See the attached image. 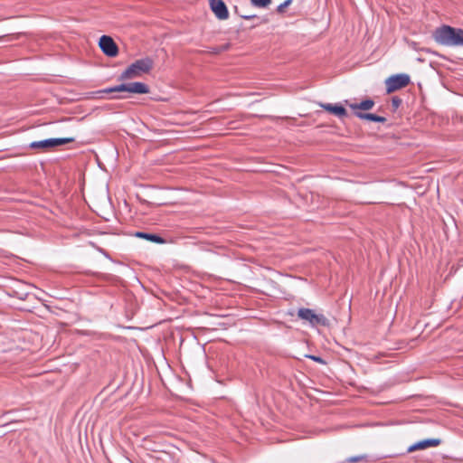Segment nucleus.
Masks as SVG:
<instances>
[{"label": "nucleus", "mask_w": 463, "mask_h": 463, "mask_svg": "<svg viewBox=\"0 0 463 463\" xmlns=\"http://www.w3.org/2000/svg\"><path fill=\"white\" fill-rule=\"evenodd\" d=\"M402 104V99L399 97H392V106L394 109H398Z\"/></svg>", "instance_id": "19"}, {"label": "nucleus", "mask_w": 463, "mask_h": 463, "mask_svg": "<svg viewBox=\"0 0 463 463\" xmlns=\"http://www.w3.org/2000/svg\"><path fill=\"white\" fill-rule=\"evenodd\" d=\"M362 458H364V456H356V457H351L347 460H348V462H356Z\"/></svg>", "instance_id": "20"}, {"label": "nucleus", "mask_w": 463, "mask_h": 463, "mask_svg": "<svg viewBox=\"0 0 463 463\" xmlns=\"http://www.w3.org/2000/svg\"><path fill=\"white\" fill-rule=\"evenodd\" d=\"M153 60L149 57L137 60L131 63L119 76L120 80L130 79L140 73H146L153 68Z\"/></svg>", "instance_id": "3"}, {"label": "nucleus", "mask_w": 463, "mask_h": 463, "mask_svg": "<svg viewBox=\"0 0 463 463\" xmlns=\"http://www.w3.org/2000/svg\"><path fill=\"white\" fill-rule=\"evenodd\" d=\"M219 48L221 49V52H225V51L229 50L230 44L226 43V44L219 46Z\"/></svg>", "instance_id": "21"}, {"label": "nucleus", "mask_w": 463, "mask_h": 463, "mask_svg": "<svg viewBox=\"0 0 463 463\" xmlns=\"http://www.w3.org/2000/svg\"><path fill=\"white\" fill-rule=\"evenodd\" d=\"M441 443L439 439L430 438L419 440L408 447L407 452L411 453L416 450H423L428 448L438 447Z\"/></svg>", "instance_id": "7"}, {"label": "nucleus", "mask_w": 463, "mask_h": 463, "mask_svg": "<svg viewBox=\"0 0 463 463\" xmlns=\"http://www.w3.org/2000/svg\"><path fill=\"white\" fill-rule=\"evenodd\" d=\"M134 236L136 238L144 239L150 242L156 243V244H165L166 242V240L156 233H150L146 232H136L134 233Z\"/></svg>", "instance_id": "10"}, {"label": "nucleus", "mask_w": 463, "mask_h": 463, "mask_svg": "<svg viewBox=\"0 0 463 463\" xmlns=\"http://www.w3.org/2000/svg\"><path fill=\"white\" fill-rule=\"evenodd\" d=\"M99 46L101 52L108 57H116L118 53V47L111 36L103 34L99 37Z\"/></svg>", "instance_id": "6"}, {"label": "nucleus", "mask_w": 463, "mask_h": 463, "mask_svg": "<svg viewBox=\"0 0 463 463\" xmlns=\"http://www.w3.org/2000/svg\"><path fill=\"white\" fill-rule=\"evenodd\" d=\"M354 115L363 120H368L373 122H378V123H384L386 122V118L383 116H379L373 113L369 112H362V111H354Z\"/></svg>", "instance_id": "11"}, {"label": "nucleus", "mask_w": 463, "mask_h": 463, "mask_svg": "<svg viewBox=\"0 0 463 463\" xmlns=\"http://www.w3.org/2000/svg\"><path fill=\"white\" fill-rule=\"evenodd\" d=\"M213 13L219 20H226L229 17V11L222 0H209Z\"/></svg>", "instance_id": "8"}, {"label": "nucleus", "mask_w": 463, "mask_h": 463, "mask_svg": "<svg viewBox=\"0 0 463 463\" xmlns=\"http://www.w3.org/2000/svg\"><path fill=\"white\" fill-rule=\"evenodd\" d=\"M235 8H236V13L238 14V15L245 20H250V19H253L256 17L255 14H247L246 11H241V9L237 6Z\"/></svg>", "instance_id": "16"}, {"label": "nucleus", "mask_w": 463, "mask_h": 463, "mask_svg": "<svg viewBox=\"0 0 463 463\" xmlns=\"http://www.w3.org/2000/svg\"><path fill=\"white\" fill-rule=\"evenodd\" d=\"M271 2L272 0H250L251 5L258 8H266Z\"/></svg>", "instance_id": "15"}, {"label": "nucleus", "mask_w": 463, "mask_h": 463, "mask_svg": "<svg viewBox=\"0 0 463 463\" xmlns=\"http://www.w3.org/2000/svg\"><path fill=\"white\" fill-rule=\"evenodd\" d=\"M319 107L339 118H343L347 116L345 108L340 103H319Z\"/></svg>", "instance_id": "9"}, {"label": "nucleus", "mask_w": 463, "mask_h": 463, "mask_svg": "<svg viewBox=\"0 0 463 463\" xmlns=\"http://www.w3.org/2000/svg\"><path fill=\"white\" fill-rule=\"evenodd\" d=\"M149 87L140 81L121 83L113 87H109L103 90H99L90 93V97L92 99L103 98L104 94H110L116 92H129L135 94H147L149 93Z\"/></svg>", "instance_id": "2"}, {"label": "nucleus", "mask_w": 463, "mask_h": 463, "mask_svg": "<svg viewBox=\"0 0 463 463\" xmlns=\"http://www.w3.org/2000/svg\"><path fill=\"white\" fill-rule=\"evenodd\" d=\"M439 44L444 46H463V29L442 25L437 28L432 34Z\"/></svg>", "instance_id": "1"}, {"label": "nucleus", "mask_w": 463, "mask_h": 463, "mask_svg": "<svg viewBox=\"0 0 463 463\" xmlns=\"http://www.w3.org/2000/svg\"><path fill=\"white\" fill-rule=\"evenodd\" d=\"M116 98H118V99H124L126 97L125 96H117Z\"/></svg>", "instance_id": "24"}, {"label": "nucleus", "mask_w": 463, "mask_h": 463, "mask_svg": "<svg viewBox=\"0 0 463 463\" xmlns=\"http://www.w3.org/2000/svg\"><path fill=\"white\" fill-rule=\"evenodd\" d=\"M69 143H71V148H77L79 146V143L76 142L75 137H60V146H65Z\"/></svg>", "instance_id": "14"}, {"label": "nucleus", "mask_w": 463, "mask_h": 463, "mask_svg": "<svg viewBox=\"0 0 463 463\" xmlns=\"http://www.w3.org/2000/svg\"><path fill=\"white\" fill-rule=\"evenodd\" d=\"M350 109L354 111L369 110L374 106V101L372 99H366L359 103H348Z\"/></svg>", "instance_id": "13"}, {"label": "nucleus", "mask_w": 463, "mask_h": 463, "mask_svg": "<svg viewBox=\"0 0 463 463\" xmlns=\"http://www.w3.org/2000/svg\"><path fill=\"white\" fill-rule=\"evenodd\" d=\"M68 120H71V118H68ZM63 121H67V119H63V118H60L59 122L61 123V122H63Z\"/></svg>", "instance_id": "23"}, {"label": "nucleus", "mask_w": 463, "mask_h": 463, "mask_svg": "<svg viewBox=\"0 0 463 463\" xmlns=\"http://www.w3.org/2000/svg\"><path fill=\"white\" fill-rule=\"evenodd\" d=\"M307 358L311 359L312 361L314 362H317L318 364H326V362L324 361V359L320 356H317V355H314V354H309V355H307Z\"/></svg>", "instance_id": "18"}, {"label": "nucleus", "mask_w": 463, "mask_h": 463, "mask_svg": "<svg viewBox=\"0 0 463 463\" xmlns=\"http://www.w3.org/2000/svg\"><path fill=\"white\" fill-rule=\"evenodd\" d=\"M211 52H212L213 53H215V54H218V53L222 52H221V49H220L219 47H213V48H212V51H211Z\"/></svg>", "instance_id": "22"}, {"label": "nucleus", "mask_w": 463, "mask_h": 463, "mask_svg": "<svg viewBox=\"0 0 463 463\" xmlns=\"http://www.w3.org/2000/svg\"><path fill=\"white\" fill-rule=\"evenodd\" d=\"M58 146V138H50L42 141H35L31 143L30 146L32 148H41V149H48L50 147H54Z\"/></svg>", "instance_id": "12"}, {"label": "nucleus", "mask_w": 463, "mask_h": 463, "mask_svg": "<svg viewBox=\"0 0 463 463\" xmlns=\"http://www.w3.org/2000/svg\"><path fill=\"white\" fill-rule=\"evenodd\" d=\"M410 83V76L405 73H399L390 76L385 80L386 92L392 93L406 87Z\"/></svg>", "instance_id": "5"}, {"label": "nucleus", "mask_w": 463, "mask_h": 463, "mask_svg": "<svg viewBox=\"0 0 463 463\" xmlns=\"http://www.w3.org/2000/svg\"><path fill=\"white\" fill-rule=\"evenodd\" d=\"M298 317L299 319L307 322L309 326H327L329 320L323 314H317L313 309L307 307H300L298 310Z\"/></svg>", "instance_id": "4"}, {"label": "nucleus", "mask_w": 463, "mask_h": 463, "mask_svg": "<svg viewBox=\"0 0 463 463\" xmlns=\"http://www.w3.org/2000/svg\"><path fill=\"white\" fill-rule=\"evenodd\" d=\"M292 0H285L283 3L278 5L277 12L283 13L287 7L290 5Z\"/></svg>", "instance_id": "17"}]
</instances>
